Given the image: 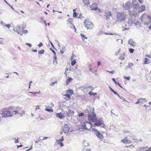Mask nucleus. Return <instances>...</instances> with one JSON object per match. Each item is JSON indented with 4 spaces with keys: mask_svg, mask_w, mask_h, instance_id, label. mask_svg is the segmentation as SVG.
I'll use <instances>...</instances> for the list:
<instances>
[{
    "mask_svg": "<svg viewBox=\"0 0 151 151\" xmlns=\"http://www.w3.org/2000/svg\"><path fill=\"white\" fill-rule=\"evenodd\" d=\"M8 110H12L13 115V114H19L21 115L23 114L24 111L23 110L22 108L19 106L14 107L10 106L8 107Z\"/></svg>",
    "mask_w": 151,
    "mask_h": 151,
    "instance_id": "f257e3e1",
    "label": "nucleus"
},
{
    "mask_svg": "<svg viewBox=\"0 0 151 151\" xmlns=\"http://www.w3.org/2000/svg\"><path fill=\"white\" fill-rule=\"evenodd\" d=\"M8 107L7 110L6 108L3 109V111L1 114L2 117L6 118L9 117H12L13 116V114L12 110H8Z\"/></svg>",
    "mask_w": 151,
    "mask_h": 151,
    "instance_id": "f03ea898",
    "label": "nucleus"
},
{
    "mask_svg": "<svg viewBox=\"0 0 151 151\" xmlns=\"http://www.w3.org/2000/svg\"><path fill=\"white\" fill-rule=\"evenodd\" d=\"M150 19V17L146 14H143L141 17V21L143 22L145 24H149Z\"/></svg>",
    "mask_w": 151,
    "mask_h": 151,
    "instance_id": "7ed1b4c3",
    "label": "nucleus"
},
{
    "mask_svg": "<svg viewBox=\"0 0 151 151\" xmlns=\"http://www.w3.org/2000/svg\"><path fill=\"white\" fill-rule=\"evenodd\" d=\"M84 23V26L87 29H91L93 27V23L88 19H85Z\"/></svg>",
    "mask_w": 151,
    "mask_h": 151,
    "instance_id": "20e7f679",
    "label": "nucleus"
},
{
    "mask_svg": "<svg viewBox=\"0 0 151 151\" xmlns=\"http://www.w3.org/2000/svg\"><path fill=\"white\" fill-rule=\"evenodd\" d=\"M81 126L83 129L87 130H90L92 127V125L91 123L88 122H83Z\"/></svg>",
    "mask_w": 151,
    "mask_h": 151,
    "instance_id": "39448f33",
    "label": "nucleus"
},
{
    "mask_svg": "<svg viewBox=\"0 0 151 151\" xmlns=\"http://www.w3.org/2000/svg\"><path fill=\"white\" fill-rule=\"evenodd\" d=\"M97 117L96 115L93 112V115L89 114L88 116V119L89 122L90 123L95 122L96 121Z\"/></svg>",
    "mask_w": 151,
    "mask_h": 151,
    "instance_id": "423d86ee",
    "label": "nucleus"
},
{
    "mask_svg": "<svg viewBox=\"0 0 151 151\" xmlns=\"http://www.w3.org/2000/svg\"><path fill=\"white\" fill-rule=\"evenodd\" d=\"M103 122L104 121L101 118H99L98 119H97L96 121L94 123L93 126H96L97 127H99L101 125L102 127L105 128V125L104 123Z\"/></svg>",
    "mask_w": 151,
    "mask_h": 151,
    "instance_id": "0eeeda50",
    "label": "nucleus"
},
{
    "mask_svg": "<svg viewBox=\"0 0 151 151\" xmlns=\"http://www.w3.org/2000/svg\"><path fill=\"white\" fill-rule=\"evenodd\" d=\"M117 19L119 21H122L125 20V16L124 14L119 13L117 15Z\"/></svg>",
    "mask_w": 151,
    "mask_h": 151,
    "instance_id": "6e6552de",
    "label": "nucleus"
},
{
    "mask_svg": "<svg viewBox=\"0 0 151 151\" xmlns=\"http://www.w3.org/2000/svg\"><path fill=\"white\" fill-rule=\"evenodd\" d=\"M97 4L96 3H93L92 5H91L90 7L91 8V9L92 10L97 11L98 10V12H101L100 9L97 7Z\"/></svg>",
    "mask_w": 151,
    "mask_h": 151,
    "instance_id": "1a4fd4ad",
    "label": "nucleus"
},
{
    "mask_svg": "<svg viewBox=\"0 0 151 151\" xmlns=\"http://www.w3.org/2000/svg\"><path fill=\"white\" fill-rule=\"evenodd\" d=\"M132 6L134 9H136L139 7V5L137 1L134 0L132 2Z\"/></svg>",
    "mask_w": 151,
    "mask_h": 151,
    "instance_id": "9d476101",
    "label": "nucleus"
},
{
    "mask_svg": "<svg viewBox=\"0 0 151 151\" xmlns=\"http://www.w3.org/2000/svg\"><path fill=\"white\" fill-rule=\"evenodd\" d=\"M104 16L106 19H109L112 17L111 13V12H107L104 13Z\"/></svg>",
    "mask_w": 151,
    "mask_h": 151,
    "instance_id": "9b49d317",
    "label": "nucleus"
},
{
    "mask_svg": "<svg viewBox=\"0 0 151 151\" xmlns=\"http://www.w3.org/2000/svg\"><path fill=\"white\" fill-rule=\"evenodd\" d=\"M121 142L124 144H130L132 143V142L130 140L127 139V137L122 139Z\"/></svg>",
    "mask_w": 151,
    "mask_h": 151,
    "instance_id": "f8f14e48",
    "label": "nucleus"
},
{
    "mask_svg": "<svg viewBox=\"0 0 151 151\" xmlns=\"http://www.w3.org/2000/svg\"><path fill=\"white\" fill-rule=\"evenodd\" d=\"M131 3L130 1H127L125 4L124 8L126 9H129L131 6Z\"/></svg>",
    "mask_w": 151,
    "mask_h": 151,
    "instance_id": "ddd939ff",
    "label": "nucleus"
},
{
    "mask_svg": "<svg viewBox=\"0 0 151 151\" xmlns=\"http://www.w3.org/2000/svg\"><path fill=\"white\" fill-rule=\"evenodd\" d=\"M69 127L67 124H65L63 128V131L65 133H68L69 132Z\"/></svg>",
    "mask_w": 151,
    "mask_h": 151,
    "instance_id": "4468645a",
    "label": "nucleus"
},
{
    "mask_svg": "<svg viewBox=\"0 0 151 151\" xmlns=\"http://www.w3.org/2000/svg\"><path fill=\"white\" fill-rule=\"evenodd\" d=\"M67 22L68 24H71L74 27H75L73 25V19L72 18H68L67 20Z\"/></svg>",
    "mask_w": 151,
    "mask_h": 151,
    "instance_id": "2eb2a0df",
    "label": "nucleus"
},
{
    "mask_svg": "<svg viewBox=\"0 0 151 151\" xmlns=\"http://www.w3.org/2000/svg\"><path fill=\"white\" fill-rule=\"evenodd\" d=\"M14 31L17 33L19 34L21 32V30L20 27L17 26L15 27L14 29Z\"/></svg>",
    "mask_w": 151,
    "mask_h": 151,
    "instance_id": "dca6fc26",
    "label": "nucleus"
},
{
    "mask_svg": "<svg viewBox=\"0 0 151 151\" xmlns=\"http://www.w3.org/2000/svg\"><path fill=\"white\" fill-rule=\"evenodd\" d=\"M74 113V111H73L71 110H69L68 112H67V116L70 117L72 115H73Z\"/></svg>",
    "mask_w": 151,
    "mask_h": 151,
    "instance_id": "f3484780",
    "label": "nucleus"
},
{
    "mask_svg": "<svg viewBox=\"0 0 151 151\" xmlns=\"http://www.w3.org/2000/svg\"><path fill=\"white\" fill-rule=\"evenodd\" d=\"M144 63L145 64H150L151 63V60L149 58H146L144 60Z\"/></svg>",
    "mask_w": 151,
    "mask_h": 151,
    "instance_id": "a211bd4d",
    "label": "nucleus"
},
{
    "mask_svg": "<svg viewBox=\"0 0 151 151\" xmlns=\"http://www.w3.org/2000/svg\"><path fill=\"white\" fill-rule=\"evenodd\" d=\"M97 137L102 141L104 137L102 134L99 132H97L96 134Z\"/></svg>",
    "mask_w": 151,
    "mask_h": 151,
    "instance_id": "6ab92c4d",
    "label": "nucleus"
},
{
    "mask_svg": "<svg viewBox=\"0 0 151 151\" xmlns=\"http://www.w3.org/2000/svg\"><path fill=\"white\" fill-rule=\"evenodd\" d=\"M73 56H72L70 58L71 60H72L71 62V64L72 66H73L76 63V59H73Z\"/></svg>",
    "mask_w": 151,
    "mask_h": 151,
    "instance_id": "aec40b11",
    "label": "nucleus"
},
{
    "mask_svg": "<svg viewBox=\"0 0 151 151\" xmlns=\"http://www.w3.org/2000/svg\"><path fill=\"white\" fill-rule=\"evenodd\" d=\"M56 116L60 119H62L64 118V116L63 114H62L61 112L57 113L56 114Z\"/></svg>",
    "mask_w": 151,
    "mask_h": 151,
    "instance_id": "412c9836",
    "label": "nucleus"
},
{
    "mask_svg": "<svg viewBox=\"0 0 151 151\" xmlns=\"http://www.w3.org/2000/svg\"><path fill=\"white\" fill-rule=\"evenodd\" d=\"M73 80V78L68 77L66 80V85H68Z\"/></svg>",
    "mask_w": 151,
    "mask_h": 151,
    "instance_id": "4be33fe9",
    "label": "nucleus"
},
{
    "mask_svg": "<svg viewBox=\"0 0 151 151\" xmlns=\"http://www.w3.org/2000/svg\"><path fill=\"white\" fill-rule=\"evenodd\" d=\"M128 43L130 44L131 45L133 46L135 45V42H134L132 40L130 39L128 41Z\"/></svg>",
    "mask_w": 151,
    "mask_h": 151,
    "instance_id": "5701e85b",
    "label": "nucleus"
},
{
    "mask_svg": "<svg viewBox=\"0 0 151 151\" xmlns=\"http://www.w3.org/2000/svg\"><path fill=\"white\" fill-rule=\"evenodd\" d=\"M41 137H39V139L35 141V143H37L39 142H40L41 140H45L48 138V137H44L42 139H41Z\"/></svg>",
    "mask_w": 151,
    "mask_h": 151,
    "instance_id": "b1692460",
    "label": "nucleus"
},
{
    "mask_svg": "<svg viewBox=\"0 0 151 151\" xmlns=\"http://www.w3.org/2000/svg\"><path fill=\"white\" fill-rule=\"evenodd\" d=\"M125 55L124 53L123 54L120 55V56L119 57V59L121 60H123L124 59V57Z\"/></svg>",
    "mask_w": 151,
    "mask_h": 151,
    "instance_id": "393cba45",
    "label": "nucleus"
},
{
    "mask_svg": "<svg viewBox=\"0 0 151 151\" xmlns=\"http://www.w3.org/2000/svg\"><path fill=\"white\" fill-rule=\"evenodd\" d=\"M83 3L86 5H89L90 4V0H82Z\"/></svg>",
    "mask_w": 151,
    "mask_h": 151,
    "instance_id": "a878e982",
    "label": "nucleus"
},
{
    "mask_svg": "<svg viewBox=\"0 0 151 151\" xmlns=\"http://www.w3.org/2000/svg\"><path fill=\"white\" fill-rule=\"evenodd\" d=\"M63 96L66 97V98H64L66 100H68L70 98V96L69 94H65L63 95Z\"/></svg>",
    "mask_w": 151,
    "mask_h": 151,
    "instance_id": "bb28decb",
    "label": "nucleus"
},
{
    "mask_svg": "<svg viewBox=\"0 0 151 151\" xmlns=\"http://www.w3.org/2000/svg\"><path fill=\"white\" fill-rule=\"evenodd\" d=\"M80 35L82 37V39L83 40V41H84L85 39L87 40V37L84 34H81Z\"/></svg>",
    "mask_w": 151,
    "mask_h": 151,
    "instance_id": "cd10ccee",
    "label": "nucleus"
},
{
    "mask_svg": "<svg viewBox=\"0 0 151 151\" xmlns=\"http://www.w3.org/2000/svg\"><path fill=\"white\" fill-rule=\"evenodd\" d=\"M140 12H142L145 11V6L144 5H141V6L140 7Z\"/></svg>",
    "mask_w": 151,
    "mask_h": 151,
    "instance_id": "c85d7f7f",
    "label": "nucleus"
},
{
    "mask_svg": "<svg viewBox=\"0 0 151 151\" xmlns=\"http://www.w3.org/2000/svg\"><path fill=\"white\" fill-rule=\"evenodd\" d=\"M75 11H76L75 9H74L73 10V16L75 18H76L77 16L78 15V14L76 12H75Z\"/></svg>",
    "mask_w": 151,
    "mask_h": 151,
    "instance_id": "c756f323",
    "label": "nucleus"
},
{
    "mask_svg": "<svg viewBox=\"0 0 151 151\" xmlns=\"http://www.w3.org/2000/svg\"><path fill=\"white\" fill-rule=\"evenodd\" d=\"M134 65V64L132 63H128V65L127 66L128 68H131L132 66Z\"/></svg>",
    "mask_w": 151,
    "mask_h": 151,
    "instance_id": "7c9ffc66",
    "label": "nucleus"
},
{
    "mask_svg": "<svg viewBox=\"0 0 151 151\" xmlns=\"http://www.w3.org/2000/svg\"><path fill=\"white\" fill-rule=\"evenodd\" d=\"M66 92L67 93H70V94L72 95V94H73V91L72 90H66Z\"/></svg>",
    "mask_w": 151,
    "mask_h": 151,
    "instance_id": "2f4dec72",
    "label": "nucleus"
},
{
    "mask_svg": "<svg viewBox=\"0 0 151 151\" xmlns=\"http://www.w3.org/2000/svg\"><path fill=\"white\" fill-rule=\"evenodd\" d=\"M143 99H138L137 101L136 102L135 104H139L140 103H141Z\"/></svg>",
    "mask_w": 151,
    "mask_h": 151,
    "instance_id": "473e14b6",
    "label": "nucleus"
},
{
    "mask_svg": "<svg viewBox=\"0 0 151 151\" xmlns=\"http://www.w3.org/2000/svg\"><path fill=\"white\" fill-rule=\"evenodd\" d=\"M45 110L46 111L49 112L53 111V110L51 108H47L45 109Z\"/></svg>",
    "mask_w": 151,
    "mask_h": 151,
    "instance_id": "72a5a7b5",
    "label": "nucleus"
},
{
    "mask_svg": "<svg viewBox=\"0 0 151 151\" xmlns=\"http://www.w3.org/2000/svg\"><path fill=\"white\" fill-rule=\"evenodd\" d=\"M88 94L90 96H95V95H96L97 94L96 93H93V92H92L91 91L89 92Z\"/></svg>",
    "mask_w": 151,
    "mask_h": 151,
    "instance_id": "f704fd0d",
    "label": "nucleus"
},
{
    "mask_svg": "<svg viewBox=\"0 0 151 151\" xmlns=\"http://www.w3.org/2000/svg\"><path fill=\"white\" fill-rule=\"evenodd\" d=\"M112 80L114 81V82L116 84H118L120 87H122L120 85L119 83H118L116 81L115 79L114 78H113L112 79Z\"/></svg>",
    "mask_w": 151,
    "mask_h": 151,
    "instance_id": "c9c22d12",
    "label": "nucleus"
},
{
    "mask_svg": "<svg viewBox=\"0 0 151 151\" xmlns=\"http://www.w3.org/2000/svg\"><path fill=\"white\" fill-rule=\"evenodd\" d=\"M44 49H42L41 50H39L38 51V53L39 54H43L44 52Z\"/></svg>",
    "mask_w": 151,
    "mask_h": 151,
    "instance_id": "e433bc0d",
    "label": "nucleus"
},
{
    "mask_svg": "<svg viewBox=\"0 0 151 151\" xmlns=\"http://www.w3.org/2000/svg\"><path fill=\"white\" fill-rule=\"evenodd\" d=\"M30 93H32L33 94H39L40 93V91H38V92H29Z\"/></svg>",
    "mask_w": 151,
    "mask_h": 151,
    "instance_id": "4c0bfd02",
    "label": "nucleus"
},
{
    "mask_svg": "<svg viewBox=\"0 0 151 151\" xmlns=\"http://www.w3.org/2000/svg\"><path fill=\"white\" fill-rule=\"evenodd\" d=\"M50 49L54 53V57L56 58V55L55 52L51 48H50Z\"/></svg>",
    "mask_w": 151,
    "mask_h": 151,
    "instance_id": "58836bf2",
    "label": "nucleus"
},
{
    "mask_svg": "<svg viewBox=\"0 0 151 151\" xmlns=\"http://www.w3.org/2000/svg\"><path fill=\"white\" fill-rule=\"evenodd\" d=\"M129 51L130 53H132L134 52V50L132 48H129Z\"/></svg>",
    "mask_w": 151,
    "mask_h": 151,
    "instance_id": "ea45409f",
    "label": "nucleus"
},
{
    "mask_svg": "<svg viewBox=\"0 0 151 151\" xmlns=\"http://www.w3.org/2000/svg\"><path fill=\"white\" fill-rule=\"evenodd\" d=\"M124 78L128 80H130V77L129 76L127 77V76H124Z\"/></svg>",
    "mask_w": 151,
    "mask_h": 151,
    "instance_id": "a19ab883",
    "label": "nucleus"
},
{
    "mask_svg": "<svg viewBox=\"0 0 151 151\" xmlns=\"http://www.w3.org/2000/svg\"><path fill=\"white\" fill-rule=\"evenodd\" d=\"M83 151H90V150L89 148H84Z\"/></svg>",
    "mask_w": 151,
    "mask_h": 151,
    "instance_id": "79ce46f5",
    "label": "nucleus"
},
{
    "mask_svg": "<svg viewBox=\"0 0 151 151\" xmlns=\"http://www.w3.org/2000/svg\"><path fill=\"white\" fill-rule=\"evenodd\" d=\"M63 140H64V139H63V137L62 136V137L61 138V139H59V140H58V142H60L61 141H63Z\"/></svg>",
    "mask_w": 151,
    "mask_h": 151,
    "instance_id": "37998d69",
    "label": "nucleus"
},
{
    "mask_svg": "<svg viewBox=\"0 0 151 151\" xmlns=\"http://www.w3.org/2000/svg\"><path fill=\"white\" fill-rule=\"evenodd\" d=\"M84 115V113H81L78 114V116L79 117L82 116H83Z\"/></svg>",
    "mask_w": 151,
    "mask_h": 151,
    "instance_id": "c03bdc74",
    "label": "nucleus"
},
{
    "mask_svg": "<svg viewBox=\"0 0 151 151\" xmlns=\"http://www.w3.org/2000/svg\"><path fill=\"white\" fill-rule=\"evenodd\" d=\"M57 83V82L56 81H55L53 82L52 83H51L50 84V85L51 86H52L54 84H56Z\"/></svg>",
    "mask_w": 151,
    "mask_h": 151,
    "instance_id": "a18cd8bd",
    "label": "nucleus"
},
{
    "mask_svg": "<svg viewBox=\"0 0 151 151\" xmlns=\"http://www.w3.org/2000/svg\"><path fill=\"white\" fill-rule=\"evenodd\" d=\"M58 144H59L60 146H64L62 142H58Z\"/></svg>",
    "mask_w": 151,
    "mask_h": 151,
    "instance_id": "49530a36",
    "label": "nucleus"
},
{
    "mask_svg": "<svg viewBox=\"0 0 151 151\" xmlns=\"http://www.w3.org/2000/svg\"><path fill=\"white\" fill-rule=\"evenodd\" d=\"M107 71L108 72L111 73H112V74H114L115 72V71L114 70H112V71Z\"/></svg>",
    "mask_w": 151,
    "mask_h": 151,
    "instance_id": "de8ad7c7",
    "label": "nucleus"
},
{
    "mask_svg": "<svg viewBox=\"0 0 151 151\" xmlns=\"http://www.w3.org/2000/svg\"><path fill=\"white\" fill-rule=\"evenodd\" d=\"M40 106H37L36 107L35 110L36 111L38 109H40Z\"/></svg>",
    "mask_w": 151,
    "mask_h": 151,
    "instance_id": "09e8293b",
    "label": "nucleus"
},
{
    "mask_svg": "<svg viewBox=\"0 0 151 151\" xmlns=\"http://www.w3.org/2000/svg\"><path fill=\"white\" fill-rule=\"evenodd\" d=\"M43 45L42 43L40 42L39 44L38 45V46L39 47H40L42 46Z\"/></svg>",
    "mask_w": 151,
    "mask_h": 151,
    "instance_id": "8fccbe9b",
    "label": "nucleus"
},
{
    "mask_svg": "<svg viewBox=\"0 0 151 151\" xmlns=\"http://www.w3.org/2000/svg\"><path fill=\"white\" fill-rule=\"evenodd\" d=\"M111 91L113 92L115 94H118V93L116 92L113 89H112L111 88Z\"/></svg>",
    "mask_w": 151,
    "mask_h": 151,
    "instance_id": "3c124183",
    "label": "nucleus"
},
{
    "mask_svg": "<svg viewBox=\"0 0 151 151\" xmlns=\"http://www.w3.org/2000/svg\"><path fill=\"white\" fill-rule=\"evenodd\" d=\"M68 70V68H66V71L65 72V73H64L66 75V77H67V73L66 71H67Z\"/></svg>",
    "mask_w": 151,
    "mask_h": 151,
    "instance_id": "603ef678",
    "label": "nucleus"
},
{
    "mask_svg": "<svg viewBox=\"0 0 151 151\" xmlns=\"http://www.w3.org/2000/svg\"><path fill=\"white\" fill-rule=\"evenodd\" d=\"M6 26L8 28H9L11 27L10 24H6Z\"/></svg>",
    "mask_w": 151,
    "mask_h": 151,
    "instance_id": "864d4df0",
    "label": "nucleus"
},
{
    "mask_svg": "<svg viewBox=\"0 0 151 151\" xmlns=\"http://www.w3.org/2000/svg\"><path fill=\"white\" fill-rule=\"evenodd\" d=\"M129 15L131 16H132L133 15V13H132L131 11H130L129 12Z\"/></svg>",
    "mask_w": 151,
    "mask_h": 151,
    "instance_id": "5fc2aeb1",
    "label": "nucleus"
},
{
    "mask_svg": "<svg viewBox=\"0 0 151 151\" xmlns=\"http://www.w3.org/2000/svg\"><path fill=\"white\" fill-rule=\"evenodd\" d=\"M138 1L141 4L143 3V0H138Z\"/></svg>",
    "mask_w": 151,
    "mask_h": 151,
    "instance_id": "6e6d98bb",
    "label": "nucleus"
},
{
    "mask_svg": "<svg viewBox=\"0 0 151 151\" xmlns=\"http://www.w3.org/2000/svg\"><path fill=\"white\" fill-rule=\"evenodd\" d=\"M89 66V70L91 71V72H92V68H91V65H90Z\"/></svg>",
    "mask_w": 151,
    "mask_h": 151,
    "instance_id": "4d7b16f0",
    "label": "nucleus"
},
{
    "mask_svg": "<svg viewBox=\"0 0 151 151\" xmlns=\"http://www.w3.org/2000/svg\"><path fill=\"white\" fill-rule=\"evenodd\" d=\"M146 151H151V147H149L147 150H146Z\"/></svg>",
    "mask_w": 151,
    "mask_h": 151,
    "instance_id": "13d9d810",
    "label": "nucleus"
},
{
    "mask_svg": "<svg viewBox=\"0 0 151 151\" xmlns=\"http://www.w3.org/2000/svg\"><path fill=\"white\" fill-rule=\"evenodd\" d=\"M18 138L17 139H16L15 141H14V142L15 143H17L18 142Z\"/></svg>",
    "mask_w": 151,
    "mask_h": 151,
    "instance_id": "bf43d9fd",
    "label": "nucleus"
},
{
    "mask_svg": "<svg viewBox=\"0 0 151 151\" xmlns=\"http://www.w3.org/2000/svg\"><path fill=\"white\" fill-rule=\"evenodd\" d=\"M146 56H147V57L151 59V56H150L149 55H146Z\"/></svg>",
    "mask_w": 151,
    "mask_h": 151,
    "instance_id": "052dcab7",
    "label": "nucleus"
},
{
    "mask_svg": "<svg viewBox=\"0 0 151 151\" xmlns=\"http://www.w3.org/2000/svg\"><path fill=\"white\" fill-rule=\"evenodd\" d=\"M23 32L24 33H27L28 32V31L27 30H24Z\"/></svg>",
    "mask_w": 151,
    "mask_h": 151,
    "instance_id": "680f3d73",
    "label": "nucleus"
},
{
    "mask_svg": "<svg viewBox=\"0 0 151 151\" xmlns=\"http://www.w3.org/2000/svg\"><path fill=\"white\" fill-rule=\"evenodd\" d=\"M26 44L27 45H28L30 47H31L32 46L31 44L30 43H27Z\"/></svg>",
    "mask_w": 151,
    "mask_h": 151,
    "instance_id": "e2e57ef3",
    "label": "nucleus"
},
{
    "mask_svg": "<svg viewBox=\"0 0 151 151\" xmlns=\"http://www.w3.org/2000/svg\"><path fill=\"white\" fill-rule=\"evenodd\" d=\"M97 63H98V66H99L101 64V62L100 61H98L97 62Z\"/></svg>",
    "mask_w": 151,
    "mask_h": 151,
    "instance_id": "0e129e2a",
    "label": "nucleus"
},
{
    "mask_svg": "<svg viewBox=\"0 0 151 151\" xmlns=\"http://www.w3.org/2000/svg\"><path fill=\"white\" fill-rule=\"evenodd\" d=\"M32 51L34 52H36L37 51V50L36 49H33L32 50Z\"/></svg>",
    "mask_w": 151,
    "mask_h": 151,
    "instance_id": "69168bd1",
    "label": "nucleus"
},
{
    "mask_svg": "<svg viewBox=\"0 0 151 151\" xmlns=\"http://www.w3.org/2000/svg\"><path fill=\"white\" fill-rule=\"evenodd\" d=\"M50 43H51V45H52V47H53L54 48V45H53V43L51 42H50Z\"/></svg>",
    "mask_w": 151,
    "mask_h": 151,
    "instance_id": "338daca9",
    "label": "nucleus"
},
{
    "mask_svg": "<svg viewBox=\"0 0 151 151\" xmlns=\"http://www.w3.org/2000/svg\"><path fill=\"white\" fill-rule=\"evenodd\" d=\"M44 23L45 26H47L46 22V21H44Z\"/></svg>",
    "mask_w": 151,
    "mask_h": 151,
    "instance_id": "774afa93",
    "label": "nucleus"
}]
</instances>
